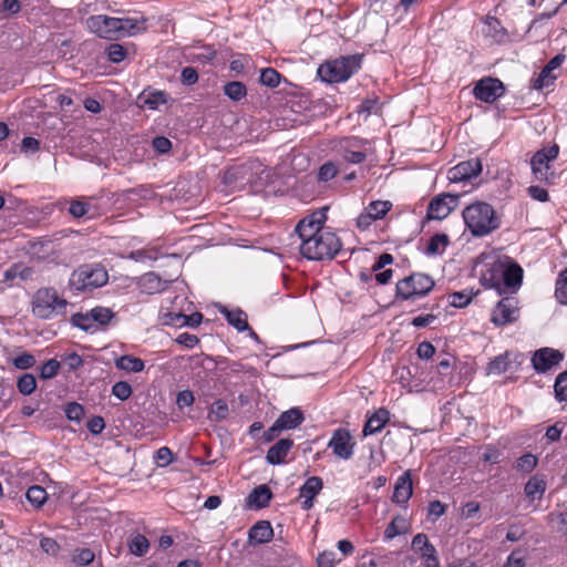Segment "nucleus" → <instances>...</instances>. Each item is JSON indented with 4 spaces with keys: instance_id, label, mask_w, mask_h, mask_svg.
Returning <instances> with one entry per match:
<instances>
[{
    "instance_id": "1",
    "label": "nucleus",
    "mask_w": 567,
    "mask_h": 567,
    "mask_svg": "<svg viewBox=\"0 0 567 567\" xmlns=\"http://www.w3.org/2000/svg\"><path fill=\"white\" fill-rule=\"evenodd\" d=\"M463 219L474 237L489 235L501 226L499 217L493 206L485 202H475L463 209Z\"/></svg>"
},
{
    "instance_id": "2",
    "label": "nucleus",
    "mask_w": 567,
    "mask_h": 567,
    "mask_svg": "<svg viewBox=\"0 0 567 567\" xmlns=\"http://www.w3.org/2000/svg\"><path fill=\"white\" fill-rule=\"evenodd\" d=\"M341 249V241L332 231L323 229L301 238L300 252L309 260L332 259Z\"/></svg>"
},
{
    "instance_id": "3",
    "label": "nucleus",
    "mask_w": 567,
    "mask_h": 567,
    "mask_svg": "<svg viewBox=\"0 0 567 567\" xmlns=\"http://www.w3.org/2000/svg\"><path fill=\"white\" fill-rule=\"evenodd\" d=\"M86 24L91 32L106 40H118L132 35L138 30L137 23L133 19L114 18L105 14L91 16L86 20Z\"/></svg>"
},
{
    "instance_id": "4",
    "label": "nucleus",
    "mask_w": 567,
    "mask_h": 567,
    "mask_svg": "<svg viewBox=\"0 0 567 567\" xmlns=\"http://www.w3.org/2000/svg\"><path fill=\"white\" fill-rule=\"evenodd\" d=\"M68 301L52 287L39 288L31 299V312L35 318L48 320L63 313Z\"/></svg>"
},
{
    "instance_id": "5",
    "label": "nucleus",
    "mask_w": 567,
    "mask_h": 567,
    "mask_svg": "<svg viewBox=\"0 0 567 567\" xmlns=\"http://www.w3.org/2000/svg\"><path fill=\"white\" fill-rule=\"evenodd\" d=\"M361 55L354 54L327 61L318 68V75L327 83L344 82L361 68Z\"/></svg>"
},
{
    "instance_id": "6",
    "label": "nucleus",
    "mask_w": 567,
    "mask_h": 567,
    "mask_svg": "<svg viewBox=\"0 0 567 567\" xmlns=\"http://www.w3.org/2000/svg\"><path fill=\"white\" fill-rule=\"evenodd\" d=\"M434 286L435 282L431 276L423 272H413L396 282L395 298L414 301L425 297Z\"/></svg>"
},
{
    "instance_id": "7",
    "label": "nucleus",
    "mask_w": 567,
    "mask_h": 567,
    "mask_svg": "<svg viewBox=\"0 0 567 567\" xmlns=\"http://www.w3.org/2000/svg\"><path fill=\"white\" fill-rule=\"evenodd\" d=\"M109 280L106 269L99 264L82 265L70 278V285L79 291H91L104 286Z\"/></svg>"
},
{
    "instance_id": "8",
    "label": "nucleus",
    "mask_w": 567,
    "mask_h": 567,
    "mask_svg": "<svg viewBox=\"0 0 567 567\" xmlns=\"http://www.w3.org/2000/svg\"><path fill=\"white\" fill-rule=\"evenodd\" d=\"M559 146L554 144L536 152L530 159L533 174L537 181L548 184L554 183L555 173L551 171L550 162L557 158Z\"/></svg>"
},
{
    "instance_id": "9",
    "label": "nucleus",
    "mask_w": 567,
    "mask_h": 567,
    "mask_svg": "<svg viewBox=\"0 0 567 567\" xmlns=\"http://www.w3.org/2000/svg\"><path fill=\"white\" fill-rule=\"evenodd\" d=\"M564 360V353L557 349L544 347L534 351L530 363L537 373H547Z\"/></svg>"
},
{
    "instance_id": "10",
    "label": "nucleus",
    "mask_w": 567,
    "mask_h": 567,
    "mask_svg": "<svg viewBox=\"0 0 567 567\" xmlns=\"http://www.w3.org/2000/svg\"><path fill=\"white\" fill-rule=\"evenodd\" d=\"M508 257L498 258L491 262L481 275V284L487 289H495L503 293V281Z\"/></svg>"
},
{
    "instance_id": "11",
    "label": "nucleus",
    "mask_w": 567,
    "mask_h": 567,
    "mask_svg": "<svg viewBox=\"0 0 567 567\" xmlns=\"http://www.w3.org/2000/svg\"><path fill=\"white\" fill-rule=\"evenodd\" d=\"M355 442L349 430L339 427L332 432L328 447L341 460H350L354 453Z\"/></svg>"
},
{
    "instance_id": "12",
    "label": "nucleus",
    "mask_w": 567,
    "mask_h": 567,
    "mask_svg": "<svg viewBox=\"0 0 567 567\" xmlns=\"http://www.w3.org/2000/svg\"><path fill=\"white\" fill-rule=\"evenodd\" d=\"M460 195L444 193L434 197L427 207L429 219L442 220L458 205Z\"/></svg>"
},
{
    "instance_id": "13",
    "label": "nucleus",
    "mask_w": 567,
    "mask_h": 567,
    "mask_svg": "<svg viewBox=\"0 0 567 567\" xmlns=\"http://www.w3.org/2000/svg\"><path fill=\"white\" fill-rule=\"evenodd\" d=\"M473 93L477 100L493 103L504 94V85L497 79L485 78L477 82Z\"/></svg>"
},
{
    "instance_id": "14",
    "label": "nucleus",
    "mask_w": 567,
    "mask_h": 567,
    "mask_svg": "<svg viewBox=\"0 0 567 567\" xmlns=\"http://www.w3.org/2000/svg\"><path fill=\"white\" fill-rule=\"evenodd\" d=\"M518 318V308L513 298H503L496 305L491 321L495 326H505L516 321Z\"/></svg>"
},
{
    "instance_id": "15",
    "label": "nucleus",
    "mask_w": 567,
    "mask_h": 567,
    "mask_svg": "<svg viewBox=\"0 0 567 567\" xmlns=\"http://www.w3.org/2000/svg\"><path fill=\"white\" fill-rule=\"evenodd\" d=\"M326 219V209L315 212L301 219L297 224L295 231L298 234L300 239L308 238L309 236L323 230L322 225L324 224Z\"/></svg>"
},
{
    "instance_id": "16",
    "label": "nucleus",
    "mask_w": 567,
    "mask_h": 567,
    "mask_svg": "<svg viewBox=\"0 0 567 567\" xmlns=\"http://www.w3.org/2000/svg\"><path fill=\"white\" fill-rule=\"evenodd\" d=\"M482 172V164L478 158L464 161L449 171L451 182H462L476 177Z\"/></svg>"
},
{
    "instance_id": "17",
    "label": "nucleus",
    "mask_w": 567,
    "mask_h": 567,
    "mask_svg": "<svg viewBox=\"0 0 567 567\" xmlns=\"http://www.w3.org/2000/svg\"><path fill=\"white\" fill-rule=\"evenodd\" d=\"M323 487L322 478L319 476L309 477L299 489V497L302 498V509L309 511L313 507L315 497Z\"/></svg>"
},
{
    "instance_id": "18",
    "label": "nucleus",
    "mask_w": 567,
    "mask_h": 567,
    "mask_svg": "<svg viewBox=\"0 0 567 567\" xmlns=\"http://www.w3.org/2000/svg\"><path fill=\"white\" fill-rule=\"evenodd\" d=\"M523 274V268L508 257L503 281V292H515L522 285Z\"/></svg>"
},
{
    "instance_id": "19",
    "label": "nucleus",
    "mask_w": 567,
    "mask_h": 567,
    "mask_svg": "<svg viewBox=\"0 0 567 567\" xmlns=\"http://www.w3.org/2000/svg\"><path fill=\"white\" fill-rule=\"evenodd\" d=\"M413 494L412 478L410 471L400 475L394 485L392 501L396 504L404 505Z\"/></svg>"
},
{
    "instance_id": "20",
    "label": "nucleus",
    "mask_w": 567,
    "mask_h": 567,
    "mask_svg": "<svg viewBox=\"0 0 567 567\" xmlns=\"http://www.w3.org/2000/svg\"><path fill=\"white\" fill-rule=\"evenodd\" d=\"M293 446L290 439H281L276 442L267 452L266 461L271 465H279L285 462L286 456Z\"/></svg>"
},
{
    "instance_id": "21",
    "label": "nucleus",
    "mask_w": 567,
    "mask_h": 567,
    "mask_svg": "<svg viewBox=\"0 0 567 567\" xmlns=\"http://www.w3.org/2000/svg\"><path fill=\"white\" fill-rule=\"evenodd\" d=\"M390 420V413L386 409L377 410L370 417H368L362 434L363 436L373 435L379 433Z\"/></svg>"
},
{
    "instance_id": "22",
    "label": "nucleus",
    "mask_w": 567,
    "mask_h": 567,
    "mask_svg": "<svg viewBox=\"0 0 567 567\" xmlns=\"http://www.w3.org/2000/svg\"><path fill=\"white\" fill-rule=\"evenodd\" d=\"M274 530L269 522L259 520L248 530V540L250 544H264L270 542Z\"/></svg>"
},
{
    "instance_id": "23",
    "label": "nucleus",
    "mask_w": 567,
    "mask_h": 567,
    "mask_svg": "<svg viewBox=\"0 0 567 567\" xmlns=\"http://www.w3.org/2000/svg\"><path fill=\"white\" fill-rule=\"evenodd\" d=\"M219 312L226 318L227 322L237 329L239 332L249 329L247 315L241 309L229 310L227 307L221 306Z\"/></svg>"
},
{
    "instance_id": "24",
    "label": "nucleus",
    "mask_w": 567,
    "mask_h": 567,
    "mask_svg": "<svg viewBox=\"0 0 567 567\" xmlns=\"http://www.w3.org/2000/svg\"><path fill=\"white\" fill-rule=\"evenodd\" d=\"M271 497L270 488L266 484H261L249 493L247 501L250 507L264 508L269 505Z\"/></svg>"
},
{
    "instance_id": "25",
    "label": "nucleus",
    "mask_w": 567,
    "mask_h": 567,
    "mask_svg": "<svg viewBox=\"0 0 567 567\" xmlns=\"http://www.w3.org/2000/svg\"><path fill=\"white\" fill-rule=\"evenodd\" d=\"M303 420L302 411L299 408H292L282 412L276 421L278 422V426L282 430H292L299 426Z\"/></svg>"
},
{
    "instance_id": "26",
    "label": "nucleus",
    "mask_w": 567,
    "mask_h": 567,
    "mask_svg": "<svg viewBox=\"0 0 567 567\" xmlns=\"http://www.w3.org/2000/svg\"><path fill=\"white\" fill-rule=\"evenodd\" d=\"M511 365V361L508 359V353H502L496 355L493 360L487 363L486 367V375H499L508 371Z\"/></svg>"
},
{
    "instance_id": "27",
    "label": "nucleus",
    "mask_w": 567,
    "mask_h": 567,
    "mask_svg": "<svg viewBox=\"0 0 567 567\" xmlns=\"http://www.w3.org/2000/svg\"><path fill=\"white\" fill-rule=\"evenodd\" d=\"M449 244L450 238L446 234H435L430 238L425 252L430 256L441 255L445 251Z\"/></svg>"
},
{
    "instance_id": "28",
    "label": "nucleus",
    "mask_w": 567,
    "mask_h": 567,
    "mask_svg": "<svg viewBox=\"0 0 567 567\" xmlns=\"http://www.w3.org/2000/svg\"><path fill=\"white\" fill-rule=\"evenodd\" d=\"M484 34L496 42H502L506 37V30L496 18H487L485 21Z\"/></svg>"
},
{
    "instance_id": "29",
    "label": "nucleus",
    "mask_w": 567,
    "mask_h": 567,
    "mask_svg": "<svg viewBox=\"0 0 567 567\" xmlns=\"http://www.w3.org/2000/svg\"><path fill=\"white\" fill-rule=\"evenodd\" d=\"M224 94L234 102H238L246 97L247 87L243 82L230 81L223 87Z\"/></svg>"
},
{
    "instance_id": "30",
    "label": "nucleus",
    "mask_w": 567,
    "mask_h": 567,
    "mask_svg": "<svg viewBox=\"0 0 567 567\" xmlns=\"http://www.w3.org/2000/svg\"><path fill=\"white\" fill-rule=\"evenodd\" d=\"M71 323L85 331V332H95L96 331V324H94L93 322V318L91 317V310L90 311H86V312H78V313H74L72 317H71Z\"/></svg>"
},
{
    "instance_id": "31",
    "label": "nucleus",
    "mask_w": 567,
    "mask_h": 567,
    "mask_svg": "<svg viewBox=\"0 0 567 567\" xmlns=\"http://www.w3.org/2000/svg\"><path fill=\"white\" fill-rule=\"evenodd\" d=\"M91 317L93 318V322L96 324L97 330L99 328L106 327L115 317V313L110 308L99 306L91 309Z\"/></svg>"
},
{
    "instance_id": "32",
    "label": "nucleus",
    "mask_w": 567,
    "mask_h": 567,
    "mask_svg": "<svg viewBox=\"0 0 567 567\" xmlns=\"http://www.w3.org/2000/svg\"><path fill=\"white\" fill-rule=\"evenodd\" d=\"M412 547L422 557L430 556L432 553H436L435 547L429 542L427 536L422 533H419L413 537Z\"/></svg>"
},
{
    "instance_id": "33",
    "label": "nucleus",
    "mask_w": 567,
    "mask_h": 567,
    "mask_svg": "<svg viewBox=\"0 0 567 567\" xmlns=\"http://www.w3.org/2000/svg\"><path fill=\"white\" fill-rule=\"evenodd\" d=\"M546 489V483L544 480L533 476L528 480L525 485V494L527 497L535 499L540 498Z\"/></svg>"
},
{
    "instance_id": "34",
    "label": "nucleus",
    "mask_w": 567,
    "mask_h": 567,
    "mask_svg": "<svg viewBox=\"0 0 567 567\" xmlns=\"http://www.w3.org/2000/svg\"><path fill=\"white\" fill-rule=\"evenodd\" d=\"M27 499L37 508L41 507L47 498V491L40 485H32L25 493Z\"/></svg>"
},
{
    "instance_id": "35",
    "label": "nucleus",
    "mask_w": 567,
    "mask_h": 567,
    "mask_svg": "<svg viewBox=\"0 0 567 567\" xmlns=\"http://www.w3.org/2000/svg\"><path fill=\"white\" fill-rule=\"evenodd\" d=\"M169 99V95L164 91H151L144 99V106L151 110H158L161 105H165Z\"/></svg>"
},
{
    "instance_id": "36",
    "label": "nucleus",
    "mask_w": 567,
    "mask_h": 567,
    "mask_svg": "<svg viewBox=\"0 0 567 567\" xmlns=\"http://www.w3.org/2000/svg\"><path fill=\"white\" fill-rule=\"evenodd\" d=\"M556 79L557 75L544 66L539 74L533 80L532 87L534 90H543L550 86Z\"/></svg>"
},
{
    "instance_id": "37",
    "label": "nucleus",
    "mask_w": 567,
    "mask_h": 567,
    "mask_svg": "<svg viewBox=\"0 0 567 567\" xmlns=\"http://www.w3.org/2000/svg\"><path fill=\"white\" fill-rule=\"evenodd\" d=\"M392 203L389 200H373L367 207L365 210L371 213L375 220L383 218L391 209Z\"/></svg>"
},
{
    "instance_id": "38",
    "label": "nucleus",
    "mask_w": 567,
    "mask_h": 567,
    "mask_svg": "<svg viewBox=\"0 0 567 567\" xmlns=\"http://www.w3.org/2000/svg\"><path fill=\"white\" fill-rule=\"evenodd\" d=\"M115 365L125 371H133V372H140L142 371V360L138 358H134L132 355H122L121 358L116 359Z\"/></svg>"
},
{
    "instance_id": "39",
    "label": "nucleus",
    "mask_w": 567,
    "mask_h": 567,
    "mask_svg": "<svg viewBox=\"0 0 567 567\" xmlns=\"http://www.w3.org/2000/svg\"><path fill=\"white\" fill-rule=\"evenodd\" d=\"M18 391L23 395H30L37 389V380L33 374L24 373L22 374L17 382Z\"/></svg>"
},
{
    "instance_id": "40",
    "label": "nucleus",
    "mask_w": 567,
    "mask_h": 567,
    "mask_svg": "<svg viewBox=\"0 0 567 567\" xmlns=\"http://www.w3.org/2000/svg\"><path fill=\"white\" fill-rule=\"evenodd\" d=\"M229 409L226 401L219 399L216 400L209 410V419L215 422H220L228 416Z\"/></svg>"
},
{
    "instance_id": "41",
    "label": "nucleus",
    "mask_w": 567,
    "mask_h": 567,
    "mask_svg": "<svg viewBox=\"0 0 567 567\" xmlns=\"http://www.w3.org/2000/svg\"><path fill=\"white\" fill-rule=\"evenodd\" d=\"M555 296L559 303L567 306V268L559 274L556 280Z\"/></svg>"
},
{
    "instance_id": "42",
    "label": "nucleus",
    "mask_w": 567,
    "mask_h": 567,
    "mask_svg": "<svg viewBox=\"0 0 567 567\" xmlns=\"http://www.w3.org/2000/svg\"><path fill=\"white\" fill-rule=\"evenodd\" d=\"M474 296L475 293H473L472 290L453 292L449 296V302L452 307L463 308L466 307L472 301Z\"/></svg>"
},
{
    "instance_id": "43",
    "label": "nucleus",
    "mask_w": 567,
    "mask_h": 567,
    "mask_svg": "<svg viewBox=\"0 0 567 567\" xmlns=\"http://www.w3.org/2000/svg\"><path fill=\"white\" fill-rule=\"evenodd\" d=\"M405 533V519L396 516L394 517L390 524L386 526L384 530L385 539H392L398 535Z\"/></svg>"
},
{
    "instance_id": "44",
    "label": "nucleus",
    "mask_w": 567,
    "mask_h": 567,
    "mask_svg": "<svg viewBox=\"0 0 567 567\" xmlns=\"http://www.w3.org/2000/svg\"><path fill=\"white\" fill-rule=\"evenodd\" d=\"M554 392L557 401H567V370L556 377Z\"/></svg>"
},
{
    "instance_id": "45",
    "label": "nucleus",
    "mask_w": 567,
    "mask_h": 567,
    "mask_svg": "<svg viewBox=\"0 0 567 567\" xmlns=\"http://www.w3.org/2000/svg\"><path fill=\"white\" fill-rule=\"evenodd\" d=\"M280 76L281 75L277 70L266 68L261 70L259 81L262 85L268 87H277L280 83Z\"/></svg>"
},
{
    "instance_id": "46",
    "label": "nucleus",
    "mask_w": 567,
    "mask_h": 567,
    "mask_svg": "<svg viewBox=\"0 0 567 567\" xmlns=\"http://www.w3.org/2000/svg\"><path fill=\"white\" fill-rule=\"evenodd\" d=\"M95 558V554L90 548H76L74 550L72 561L76 566H87Z\"/></svg>"
},
{
    "instance_id": "47",
    "label": "nucleus",
    "mask_w": 567,
    "mask_h": 567,
    "mask_svg": "<svg viewBox=\"0 0 567 567\" xmlns=\"http://www.w3.org/2000/svg\"><path fill=\"white\" fill-rule=\"evenodd\" d=\"M537 465V457L530 453H526L518 457L516 470L523 473H530Z\"/></svg>"
},
{
    "instance_id": "48",
    "label": "nucleus",
    "mask_w": 567,
    "mask_h": 567,
    "mask_svg": "<svg viewBox=\"0 0 567 567\" xmlns=\"http://www.w3.org/2000/svg\"><path fill=\"white\" fill-rule=\"evenodd\" d=\"M163 323L176 328L185 327V315L181 311H167L162 313Z\"/></svg>"
},
{
    "instance_id": "49",
    "label": "nucleus",
    "mask_w": 567,
    "mask_h": 567,
    "mask_svg": "<svg viewBox=\"0 0 567 567\" xmlns=\"http://www.w3.org/2000/svg\"><path fill=\"white\" fill-rule=\"evenodd\" d=\"M173 460V452L167 446L158 449L153 455V461L158 467H165L169 465Z\"/></svg>"
},
{
    "instance_id": "50",
    "label": "nucleus",
    "mask_w": 567,
    "mask_h": 567,
    "mask_svg": "<svg viewBox=\"0 0 567 567\" xmlns=\"http://www.w3.org/2000/svg\"><path fill=\"white\" fill-rule=\"evenodd\" d=\"M59 370L60 362L55 359H50L41 365L40 378L43 380L51 379L58 374Z\"/></svg>"
},
{
    "instance_id": "51",
    "label": "nucleus",
    "mask_w": 567,
    "mask_h": 567,
    "mask_svg": "<svg viewBox=\"0 0 567 567\" xmlns=\"http://www.w3.org/2000/svg\"><path fill=\"white\" fill-rule=\"evenodd\" d=\"M107 58L113 63L122 62L126 56V50L123 45L112 43L106 49Z\"/></svg>"
},
{
    "instance_id": "52",
    "label": "nucleus",
    "mask_w": 567,
    "mask_h": 567,
    "mask_svg": "<svg viewBox=\"0 0 567 567\" xmlns=\"http://www.w3.org/2000/svg\"><path fill=\"white\" fill-rule=\"evenodd\" d=\"M337 173V166L332 162H327L320 166L318 171V181L323 183L329 182L336 177Z\"/></svg>"
},
{
    "instance_id": "53",
    "label": "nucleus",
    "mask_w": 567,
    "mask_h": 567,
    "mask_svg": "<svg viewBox=\"0 0 567 567\" xmlns=\"http://www.w3.org/2000/svg\"><path fill=\"white\" fill-rule=\"evenodd\" d=\"M65 415L70 421L80 422L84 416V408L76 402L69 403L65 408Z\"/></svg>"
},
{
    "instance_id": "54",
    "label": "nucleus",
    "mask_w": 567,
    "mask_h": 567,
    "mask_svg": "<svg viewBox=\"0 0 567 567\" xmlns=\"http://www.w3.org/2000/svg\"><path fill=\"white\" fill-rule=\"evenodd\" d=\"M131 393V385L124 381L116 382L112 388V394L122 401L128 399Z\"/></svg>"
},
{
    "instance_id": "55",
    "label": "nucleus",
    "mask_w": 567,
    "mask_h": 567,
    "mask_svg": "<svg viewBox=\"0 0 567 567\" xmlns=\"http://www.w3.org/2000/svg\"><path fill=\"white\" fill-rule=\"evenodd\" d=\"M35 364V358L28 352H23L22 354L16 357L13 359V365L21 370H27L32 368Z\"/></svg>"
},
{
    "instance_id": "56",
    "label": "nucleus",
    "mask_w": 567,
    "mask_h": 567,
    "mask_svg": "<svg viewBox=\"0 0 567 567\" xmlns=\"http://www.w3.org/2000/svg\"><path fill=\"white\" fill-rule=\"evenodd\" d=\"M342 157L351 164H359L365 161L367 153L363 150H344Z\"/></svg>"
},
{
    "instance_id": "57",
    "label": "nucleus",
    "mask_w": 567,
    "mask_h": 567,
    "mask_svg": "<svg viewBox=\"0 0 567 567\" xmlns=\"http://www.w3.org/2000/svg\"><path fill=\"white\" fill-rule=\"evenodd\" d=\"M161 280L154 272L144 274V292L153 293L158 290Z\"/></svg>"
},
{
    "instance_id": "58",
    "label": "nucleus",
    "mask_w": 567,
    "mask_h": 567,
    "mask_svg": "<svg viewBox=\"0 0 567 567\" xmlns=\"http://www.w3.org/2000/svg\"><path fill=\"white\" fill-rule=\"evenodd\" d=\"M40 547L44 553L51 556H56L60 551V545L51 537H42L40 540Z\"/></svg>"
},
{
    "instance_id": "59",
    "label": "nucleus",
    "mask_w": 567,
    "mask_h": 567,
    "mask_svg": "<svg viewBox=\"0 0 567 567\" xmlns=\"http://www.w3.org/2000/svg\"><path fill=\"white\" fill-rule=\"evenodd\" d=\"M152 146L158 154H167L172 150V142L165 136H156L152 141Z\"/></svg>"
},
{
    "instance_id": "60",
    "label": "nucleus",
    "mask_w": 567,
    "mask_h": 567,
    "mask_svg": "<svg viewBox=\"0 0 567 567\" xmlns=\"http://www.w3.org/2000/svg\"><path fill=\"white\" fill-rule=\"evenodd\" d=\"M89 212V204L83 200H73L70 204L69 213L75 217L80 218L83 217Z\"/></svg>"
},
{
    "instance_id": "61",
    "label": "nucleus",
    "mask_w": 567,
    "mask_h": 567,
    "mask_svg": "<svg viewBox=\"0 0 567 567\" xmlns=\"http://www.w3.org/2000/svg\"><path fill=\"white\" fill-rule=\"evenodd\" d=\"M198 81L197 70L193 66H186L182 70V83L193 85Z\"/></svg>"
},
{
    "instance_id": "62",
    "label": "nucleus",
    "mask_w": 567,
    "mask_h": 567,
    "mask_svg": "<svg viewBox=\"0 0 567 567\" xmlns=\"http://www.w3.org/2000/svg\"><path fill=\"white\" fill-rule=\"evenodd\" d=\"M86 427L92 434H100L105 427L104 419L102 416H93L87 421Z\"/></svg>"
},
{
    "instance_id": "63",
    "label": "nucleus",
    "mask_w": 567,
    "mask_h": 567,
    "mask_svg": "<svg viewBox=\"0 0 567 567\" xmlns=\"http://www.w3.org/2000/svg\"><path fill=\"white\" fill-rule=\"evenodd\" d=\"M336 564V553L334 551H323L317 558L318 567H334Z\"/></svg>"
},
{
    "instance_id": "64",
    "label": "nucleus",
    "mask_w": 567,
    "mask_h": 567,
    "mask_svg": "<svg viewBox=\"0 0 567 567\" xmlns=\"http://www.w3.org/2000/svg\"><path fill=\"white\" fill-rule=\"evenodd\" d=\"M519 550L512 551L503 567H525V557L519 556Z\"/></svg>"
}]
</instances>
